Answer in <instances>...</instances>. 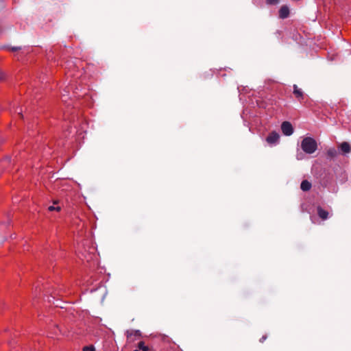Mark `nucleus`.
<instances>
[{
    "label": "nucleus",
    "instance_id": "nucleus-11",
    "mask_svg": "<svg viewBox=\"0 0 351 351\" xmlns=\"http://www.w3.org/2000/svg\"><path fill=\"white\" fill-rule=\"evenodd\" d=\"M138 350H140V351L141 350H142V351H150V348L147 346L145 345L144 341H140L138 343Z\"/></svg>",
    "mask_w": 351,
    "mask_h": 351
},
{
    "label": "nucleus",
    "instance_id": "nucleus-6",
    "mask_svg": "<svg viewBox=\"0 0 351 351\" xmlns=\"http://www.w3.org/2000/svg\"><path fill=\"white\" fill-rule=\"evenodd\" d=\"M339 148L343 154H348L351 151V147L347 142H343L341 143L339 146Z\"/></svg>",
    "mask_w": 351,
    "mask_h": 351
},
{
    "label": "nucleus",
    "instance_id": "nucleus-20",
    "mask_svg": "<svg viewBox=\"0 0 351 351\" xmlns=\"http://www.w3.org/2000/svg\"><path fill=\"white\" fill-rule=\"evenodd\" d=\"M106 294H107V293H106L104 294L103 299L106 296Z\"/></svg>",
    "mask_w": 351,
    "mask_h": 351
},
{
    "label": "nucleus",
    "instance_id": "nucleus-13",
    "mask_svg": "<svg viewBox=\"0 0 351 351\" xmlns=\"http://www.w3.org/2000/svg\"><path fill=\"white\" fill-rule=\"evenodd\" d=\"M48 210L49 211H53V210L60 211V206L55 207L54 206H50L48 207Z\"/></svg>",
    "mask_w": 351,
    "mask_h": 351
},
{
    "label": "nucleus",
    "instance_id": "nucleus-19",
    "mask_svg": "<svg viewBox=\"0 0 351 351\" xmlns=\"http://www.w3.org/2000/svg\"><path fill=\"white\" fill-rule=\"evenodd\" d=\"M18 48H12V50H17Z\"/></svg>",
    "mask_w": 351,
    "mask_h": 351
},
{
    "label": "nucleus",
    "instance_id": "nucleus-2",
    "mask_svg": "<svg viewBox=\"0 0 351 351\" xmlns=\"http://www.w3.org/2000/svg\"><path fill=\"white\" fill-rule=\"evenodd\" d=\"M281 130L285 136H291L293 133V128L289 121H284L281 125Z\"/></svg>",
    "mask_w": 351,
    "mask_h": 351
},
{
    "label": "nucleus",
    "instance_id": "nucleus-1",
    "mask_svg": "<svg viewBox=\"0 0 351 351\" xmlns=\"http://www.w3.org/2000/svg\"><path fill=\"white\" fill-rule=\"evenodd\" d=\"M301 148L306 154H311L317 149L316 141L311 137H305L301 142Z\"/></svg>",
    "mask_w": 351,
    "mask_h": 351
},
{
    "label": "nucleus",
    "instance_id": "nucleus-8",
    "mask_svg": "<svg viewBox=\"0 0 351 351\" xmlns=\"http://www.w3.org/2000/svg\"><path fill=\"white\" fill-rule=\"evenodd\" d=\"M311 186L312 185L310 182H308L306 180H304L302 182V183L300 184V188L303 191H308L311 189Z\"/></svg>",
    "mask_w": 351,
    "mask_h": 351
},
{
    "label": "nucleus",
    "instance_id": "nucleus-4",
    "mask_svg": "<svg viewBox=\"0 0 351 351\" xmlns=\"http://www.w3.org/2000/svg\"><path fill=\"white\" fill-rule=\"evenodd\" d=\"M141 336L140 330H130L127 331V338L130 341H134L133 337L139 338Z\"/></svg>",
    "mask_w": 351,
    "mask_h": 351
},
{
    "label": "nucleus",
    "instance_id": "nucleus-12",
    "mask_svg": "<svg viewBox=\"0 0 351 351\" xmlns=\"http://www.w3.org/2000/svg\"><path fill=\"white\" fill-rule=\"evenodd\" d=\"M279 1L280 0H266V3L268 5H276Z\"/></svg>",
    "mask_w": 351,
    "mask_h": 351
},
{
    "label": "nucleus",
    "instance_id": "nucleus-9",
    "mask_svg": "<svg viewBox=\"0 0 351 351\" xmlns=\"http://www.w3.org/2000/svg\"><path fill=\"white\" fill-rule=\"evenodd\" d=\"M293 94L300 101L302 100L304 97V94L302 89H293Z\"/></svg>",
    "mask_w": 351,
    "mask_h": 351
},
{
    "label": "nucleus",
    "instance_id": "nucleus-3",
    "mask_svg": "<svg viewBox=\"0 0 351 351\" xmlns=\"http://www.w3.org/2000/svg\"><path fill=\"white\" fill-rule=\"evenodd\" d=\"M279 138L280 135L278 134V133H277L275 131H273L269 134V135L266 138V141L269 144H274L278 142Z\"/></svg>",
    "mask_w": 351,
    "mask_h": 351
},
{
    "label": "nucleus",
    "instance_id": "nucleus-10",
    "mask_svg": "<svg viewBox=\"0 0 351 351\" xmlns=\"http://www.w3.org/2000/svg\"><path fill=\"white\" fill-rule=\"evenodd\" d=\"M339 154V152L337 149H336L334 147H331V148H329L328 150H327V156L328 157H329L330 158H334L335 157L337 156Z\"/></svg>",
    "mask_w": 351,
    "mask_h": 351
},
{
    "label": "nucleus",
    "instance_id": "nucleus-15",
    "mask_svg": "<svg viewBox=\"0 0 351 351\" xmlns=\"http://www.w3.org/2000/svg\"><path fill=\"white\" fill-rule=\"evenodd\" d=\"M268 84L271 86H278V83L273 80L270 81Z\"/></svg>",
    "mask_w": 351,
    "mask_h": 351
},
{
    "label": "nucleus",
    "instance_id": "nucleus-7",
    "mask_svg": "<svg viewBox=\"0 0 351 351\" xmlns=\"http://www.w3.org/2000/svg\"><path fill=\"white\" fill-rule=\"evenodd\" d=\"M317 215L322 219L326 220L328 217V212L327 210H324L321 206H317Z\"/></svg>",
    "mask_w": 351,
    "mask_h": 351
},
{
    "label": "nucleus",
    "instance_id": "nucleus-21",
    "mask_svg": "<svg viewBox=\"0 0 351 351\" xmlns=\"http://www.w3.org/2000/svg\"><path fill=\"white\" fill-rule=\"evenodd\" d=\"M293 88H297L296 85H294V86H293Z\"/></svg>",
    "mask_w": 351,
    "mask_h": 351
},
{
    "label": "nucleus",
    "instance_id": "nucleus-18",
    "mask_svg": "<svg viewBox=\"0 0 351 351\" xmlns=\"http://www.w3.org/2000/svg\"><path fill=\"white\" fill-rule=\"evenodd\" d=\"M19 114L21 116V117H23V114L21 112H19Z\"/></svg>",
    "mask_w": 351,
    "mask_h": 351
},
{
    "label": "nucleus",
    "instance_id": "nucleus-5",
    "mask_svg": "<svg viewBox=\"0 0 351 351\" xmlns=\"http://www.w3.org/2000/svg\"><path fill=\"white\" fill-rule=\"evenodd\" d=\"M278 12L279 18L282 19H287V17H289L290 14L289 9L288 6L286 5L281 6Z\"/></svg>",
    "mask_w": 351,
    "mask_h": 351
},
{
    "label": "nucleus",
    "instance_id": "nucleus-16",
    "mask_svg": "<svg viewBox=\"0 0 351 351\" xmlns=\"http://www.w3.org/2000/svg\"><path fill=\"white\" fill-rule=\"evenodd\" d=\"M267 338V335H263L259 340L261 343H263Z\"/></svg>",
    "mask_w": 351,
    "mask_h": 351
},
{
    "label": "nucleus",
    "instance_id": "nucleus-17",
    "mask_svg": "<svg viewBox=\"0 0 351 351\" xmlns=\"http://www.w3.org/2000/svg\"><path fill=\"white\" fill-rule=\"evenodd\" d=\"M6 160H8V162H10V160H11V158H10V157H8V158H6Z\"/></svg>",
    "mask_w": 351,
    "mask_h": 351
},
{
    "label": "nucleus",
    "instance_id": "nucleus-14",
    "mask_svg": "<svg viewBox=\"0 0 351 351\" xmlns=\"http://www.w3.org/2000/svg\"><path fill=\"white\" fill-rule=\"evenodd\" d=\"M83 351H95L94 348L93 346L90 347H84Z\"/></svg>",
    "mask_w": 351,
    "mask_h": 351
}]
</instances>
